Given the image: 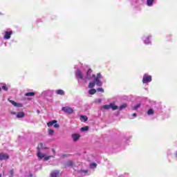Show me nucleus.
<instances>
[{"label": "nucleus", "mask_w": 177, "mask_h": 177, "mask_svg": "<svg viewBox=\"0 0 177 177\" xmlns=\"http://www.w3.org/2000/svg\"><path fill=\"white\" fill-rule=\"evenodd\" d=\"M75 76H76L77 80H78L79 84H81V80H82L83 81H86L88 80H92L93 78H94V82H91L88 84V88H94L95 84L97 86H102V85H103V83L100 81V80H102V78H103V77L102 76V74L97 73V77H95V75L92 74L91 69L88 70L86 76H84L82 75V72H81V71L77 70L75 72Z\"/></svg>", "instance_id": "1"}, {"label": "nucleus", "mask_w": 177, "mask_h": 177, "mask_svg": "<svg viewBox=\"0 0 177 177\" xmlns=\"http://www.w3.org/2000/svg\"><path fill=\"white\" fill-rule=\"evenodd\" d=\"M42 149H44V143L42 142H40L38 146H37V156L38 157V159L39 160H44V161H48V160L50 158H53V157H55V156H46L45 153H42L41 152V150H42Z\"/></svg>", "instance_id": "2"}, {"label": "nucleus", "mask_w": 177, "mask_h": 177, "mask_svg": "<svg viewBox=\"0 0 177 177\" xmlns=\"http://www.w3.org/2000/svg\"><path fill=\"white\" fill-rule=\"evenodd\" d=\"M112 109V110H118V106L115 105L114 103H111L109 104L104 105L101 107V110H109Z\"/></svg>", "instance_id": "3"}, {"label": "nucleus", "mask_w": 177, "mask_h": 177, "mask_svg": "<svg viewBox=\"0 0 177 177\" xmlns=\"http://www.w3.org/2000/svg\"><path fill=\"white\" fill-rule=\"evenodd\" d=\"M142 82L143 84H147L148 82H151V75H147V74L144 75Z\"/></svg>", "instance_id": "4"}, {"label": "nucleus", "mask_w": 177, "mask_h": 177, "mask_svg": "<svg viewBox=\"0 0 177 177\" xmlns=\"http://www.w3.org/2000/svg\"><path fill=\"white\" fill-rule=\"evenodd\" d=\"M62 111H64V113H67V114H73V109L68 106L62 107Z\"/></svg>", "instance_id": "5"}, {"label": "nucleus", "mask_w": 177, "mask_h": 177, "mask_svg": "<svg viewBox=\"0 0 177 177\" xmlns=\"http://www.w3.org/2000/svg\"><path fill=\"white\" fill-rule=\"evenodd\" d=\"M8 101L10 102V103H12V106H15V107H23L22 104L15 102L13 100H10V99H8Z\"/></svg>", "instance_id": "6"}, {"label": "nucleus", "mask_w": 177, "mask_h": 177, "mask_svg": "<svg viewBox=\"0 0 177 177\" xmlns=\"http://www.w3.org/2000/svg\"><path fill=\"white\" fill-rule=\"evenodd\" d=\"M9 158V155L8 153H0V160H8Z\"/></svg>", "instance_id": "7"}, {"label": "nucleus", "mask_w": 177, "mask_h": 177, "mask_svg": "<svg viewBox=\"0 0 177 177\" xmlns=\"http://www.w3.org/2000/svg\"><path fill=\"white\" fill-rule=\"evenodd\" d=\"M12 31L6 32L4 35V39H10V35H12Z\"/></svg>", "instance_id": "8"}, {"label": "nucleus", "mask_w": 177, "mask_h": 177, "mask_svg": "<svg viewBox=\"0 0 177 177\" xmlns=\"http://www.w3.org/2000/svg\"><path fill=\"white\" fill-rule=\"evenodd\" d=\"M59 174H60V172L59 171L55 170V171L51 172L50 176L51 177H57V176H59Z\"/></svg>", "instance_id": "9"}, {"label": "nucleus", "mask_w": 177, "mask_h": 177, "mask_svg": "<svg viewBox=\"0 0 177 177\" xmlns=\"http://www.w3.org/2000/svg\"><path fill=\"white\" fill-rule=\"evenodd\" d=\"M57 123V120H52L47 123V127H53L55 124Z\"/></svg>", "instance_id": "10"}, {"label": "nucleus", "mask_w": 177, "mask_h": 177, "mask_svg": "<svg viewBox=\"0 0 177 177\" xmlns=\"http://www.w3.org/2000/svg\"><path fill=\"white\" fill-rule=\"evenodd\" d=\"M72 138H73L74 142H77V140H78V139H80V134H73V135H72Z\"/></svg>", "instance_id": "11"}, {"label": "nucleus", "mask_w": 177, "mask_h": 177, "mask_svg": "<svg viewBox=\"0 0 177 177\" xmlns=\"http://www.w3.org/2000/svg\"><path fill=\"white\" fill-rule=\"evenodd\" d=\"M153 3H154V0H147V6H153Z\"/></svg>", "instance_id": "12"}, {"label": "nucleus", "mask_w": 177, "mask_h": 177, "mask_svg": "<svg viewBox=\"0 0 177 177\" xmlns=\"http://www.w3.org/2000/svg\"><path fill=\"white\" fill-rule=\"evenodd\" d=\"M24 115H25L24 112H19L17 115V118H23Z\"/></svg>", "instance_id": "13"}, {"label": "nucleus", "mask_w": 177, "mask_h": 177, "mask_svg": "<svg viewBox=\"0 0 177 177\" xmlns=\"http://www.w3.org/2000/svg\"><path fill=\"white\" fill-rule=\"evenodd\" d=\"M74 166V162H73V161L69 160L66 162V167H73Z\"/></svg>", "instance_id": "14"}, {"label": "nucleus", "mask_w": 177, "mask_h": 177, "mask_svg": "<svg viewBox=\"0 0 177 177\" xmlns=\"http://www.w3.org/2000/svg\"><path fill=\"white\" fill-rule=\"evenodd\" d=\"M144 43H145L146 45H149V44H151V41H150V37H147L145 39H144Z\"/></svg>", "instance_id": "15"}, {"label": "nucleus", "mask_w": 177, "mask_h": 177, "mask_svg": "<svg viewBox=\"0 0 177 177\" xmlns=\"http://www.w3.org/2000/svg\"><path fill=\"white\" fill-rule=\"evenodd\" d=\"M89 95H95L96 93V89L95 88H91V90L88 91Z\"/></svg>", "instance_id": "16"}, {"label": "nucleus", "mask_w": 177, "mask_h": 177, "mask_svg": "<svg viewBox=\"0 0 177 177\" xmlns=\"http://www.w3.org/2000/svg\"><path fill=\"white\" fill-rule=\"evenodd\" d=\"M80 120H81V121H84L85 122L86 121H88V117L81 115L80 116Z\"/></svg>", "instance_id": "17"}, {"label": "nucleus", "mask_w": 177, "mask_h": 177, "mask_svg": "<svg viewBox=\"0 0 177 177\" xmlns=\"http://www.w3.org/2000/svg\"><path fill=\"white\" fill-rule=\"evenodd\" d=\"M127 106L128 105L127 104H123L120 106L119 109H120V110H124V109H127Z\"/></svg>", "instance_id": "18"}, {"label": "nucleus", "mask_w": 177, "mask_h": 177, "mask_svg": "<svg viewBox=\"0 0 177 177\" xmlns=\"http://www.w3.org/2000/svg\"><path fill=\"white\" fill-rule=\"evenodd\" d=\"M56 93L57 95H64V91L63 90H57Z\"/></svg>", "instance_id": "19"}, {"label": "nucleus", "mask_w": 177, "mask_h": 177, "mask_svg": "<svg viewBox=\"0 0 177 177\" xmlns=\"http://www.w3.org/2000/svg\"><path fill=\"white\" fill-rule=\"evenodd\" d=\"M13 174H15V171H13V169L10 170L9 177H15V175H13Z\"/></svg>", "instance_id": "20"}, {"label": "nucleus", "mask_w": 177, "mask_h": 177, "mask_svg": "<svg viewBox=\"0 0 177 177\" xmlns=\"http://www.w3.org/2000/svg\"><path fill=\"white\" fill-rule=\"evenodd\" d=\"M34 95H35V93H34L32 92H29V93H26L25 94V96H34Z\"/></svg>", "instance_id": "21"}, {"label": "nucleus", "mask_w": 177, "mask_h": 177, "mask_svg": "<svg viewBox=\"0 0 177 177\" xmlns=\"http://www.w3.org/2000/svg\"><path fill=\"white\" fill-rule=\"evenodd\" d=\"M154 113V111L153 109H149L148 111H147V115H151V114H153Z\"/></svg>", "instance_id": "22"}, {"label": "nucleus", "mask_w": 177, "mask_h": 177, "mask_svg": "<svg viewBox=\"0 0 177 177\" xmlns=\"http://www.w3.org/2000/svg\"><path fill=\"white\" fill-rule=\"evenodd\" d=\"M88 129H89V128L88 127H84L81 128V131L82 132H85V131H88Z\"/></svg>", "instance_id": "23"}, {"label": "nucleus", "mask_w": 177, "mask_h": 177, "mask_svg": "<svg viewBox=\"0 0 177 177\" xmlns=\"http://www.w3.org/2000/svg\"><path fill=\"white\" fill-rule=\"evenodd\" d=\"M139 107H140V104H138L137 105L134 106L133 107V110H138V109H139Z\"/></svg>", "instance_id": "24"}, {"label": "nucleus", "mask_w": 177, "mask_h": 177, "mask_svg": "<svg viewBox=\"0 0 177 177\" xmlns=\"http://www.w3.org/2000/svg\"><path fill=\"white\" fill-rule=\"evenodd\" d=\"M97 92H102V93H103V92H104V90L103 89V88H97Z\"/></svg>", "instance_id": "25"}, {"label": "nucleus", "mask_w": 177, "mask_h": 177, "mask_svg": "<svg viewBox=\"0 0 177 177\" xmlns=\"http://www.w3.org/2000/svg\"><path fill=\"white\" fill-rule=\"evenodd\" d=\"M96 163H95V162H93V163H91V165H90V167L91 168H96Z\"/></svg>", "instance_id": "26"}, {"label": "nucleus", "mask_w": 177, "mask_h": 177, "mask_svg": "<svg viewBox=\"0 0 177 177\" xmlns=\"http://www.w3.org/2000/svg\"><path fill=\"white\" fill-rule=\"evenodd\" d=\"M80 174H88V170H80Z\"/></svg>", "instance_id": "27"}, {"label": "nucleus", "mask_w": 177, "mask_h": 177, "mask_svg": "<svg viewBox=\"0 0 177 177\" xmlns=\"http://www.w3.org/2000/svg\"><path fill=\"white\" fill-rule=\"evenodd\" d=\"M136 117V113H133V115H131V116H129L130 120H132V118H135Z\"/></svg>", "instance_id": "28"}, {"label": "nucleus", "mask_w": 177, "mask_h": 177, "mask_svg": "<svg viewBox=\"0 0 177 177\" xmlns=\"http://www.w3.org/2000/svg\"><path fill=\"white\" fill-rule=\"evenodd\" d=\"M55 131H53V130H52V129H50V130H48V135H53V133H54Z\"/></svg>", "instance_id": "29"}, {"label": "nucleus", "mask_w": 177, "mask_h": 177, "mask_svg": "<svg viewBox=\"0 0 177 177\" xmlns=\"http://www.w3.org/2000/svg\"><path fill=\"white\" fill-rule=\"evenodd\" d=\"M2 89H3V91H8V87L6 85H3Z\"/></svg>", "instance_id": "30"}, {"label": "nucleus", "mask_w": 177, "mask_h": 177, "mask_svg": "<svg viewBox=\"0 0 177 177\" xmlns=\"http://www.w3.org/2000/svg\"><path fill=\"white\" fill-rule=\"evenodd\" d=\"M97 103H102V99L99 98L98 100H96Z\"/></svg>", "instance_id": "31"}, {"label": "nucleus", "mask_w": 177, "mask_h": 177, "mask_svg": "<svg viewBox=\"0 0 177 177\" xmlns=\"http://www.w3.org/2000/svg\"><path fill=\"white\" fill-rule=\"evenodd\" d=\"M59 124H54V128H59Z\"/></svg>", "instance_id": "32"}, {"label": "nucleus", "mask_w": 177, "mask_h": 177, "mask_svg": "<svg viewBox=\"0 0 177 177\" xmlns=\"http://www.w3.org/2000/svg\"><path fill=\"white\" fill-rule=\"evenodd\" d=\"M52 151H53V154H55V153H56V151H55V149H52Z\"/></svg>", "instance_id": "33"}, {"label": "nucleus", "mask_w": 177, "mask_h": 177, "mask_svg": "<svg viewBox=\"0 0 177 177\" xmlns=\"http://www.w3.org/2000/svg\"><path fill=\"white\" fill-rule=\"evenodd\" d=\"M175 156L177 158V151L175 153Z\"/></svg>", "instance_id": "34"}, {"label": "nucleus", "mask_w": 177, "mask_h": 177, "mask_svg": "<svg viewBox=\"0 0 177 177\" xmlns=\"http://www.w3.org/2000/svg\"><path fill=\"white\" fill-rule=\"evenodd\" d=\"M2 176V175L1 174H0V177H1Z\"/></svg>", "instance_id": "35"}, {"label": "nucleus", "mask_w": 177, "mask_h": 177, "mask_svg": "<svg viewBox=\"0 0 177 177\" xmlns=\"http://www.w3.org/2000/svg\"><path fill=\"white\" fill-rule=\"evenodd\" d=\"M0 91H1V88H0Z\"/></svg>", "instance_id": "36"}]
</instances>
